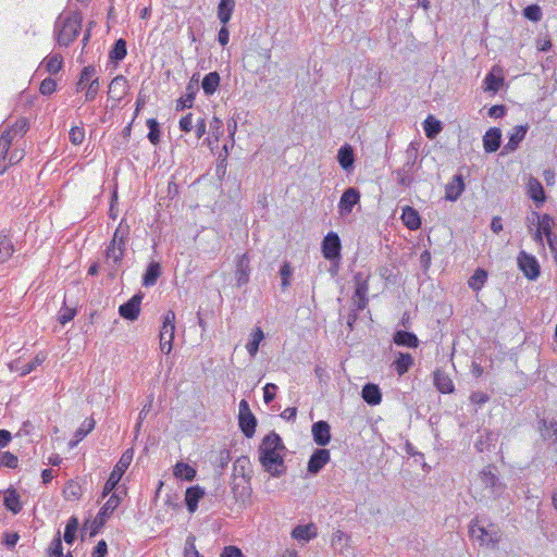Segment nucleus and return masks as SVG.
I'll return each instance as SVG.
<instances>
[{
  "label": "nucleus",
  "instance_id": "1",
  "mask_svg": "<svg viewBox=\"0 0 557 557\" xmlns=\"http://www.w3.org/2000/svg\"><path fill=\"white\" fill-rule=\"evenodd\" d=\"M82 22L83 14L81 11H73L64 18L59 16L54 24L58 44L69 47L77 38Z\"/></svg>",
  "mask_w": 557,
  "mask_h": 557
},
{
  "label": "nucleus",
  "instance_id": "2",
  "mask_svg": "<svg viewBox=\"0 0 557 557\" xmlns=\"http://www.w3.org/2000/svg\"><path fill=\"white\" fill-rule=\"evenodd\" d=\"M479 480L484 488L488 490L494 498L500 497L506 491V484L499 478L498 468L487 465L479 473Z\"/></svg>",
  "mask_w": 557,
  "mask_h": 557
},
{
  "label": "nucleus",
  "instance_id": "3",
  "mask_svg": "<svg viewBox=\"0 0 557 557\" xmlns=\"http://www.w3.org/2000/svg\"><path fill=\"white\" fill-rule=\"evenodd\" d=\"M133 454L134 453H133L132 448L127 449L126 451H124L122 454L120 460L114 466L112 472L109 475V479L107 480V482L103 486V491L101 493L102 498H106L110 493H112L116 488L123 474L128 469V467L133 460Z\"/></svg>",
  "mask_w": 557,
  "mask_h": 557
},
{
  "label": "nucleus",
  "instance_id": "4",
  "mask_svg": "<svg viewBox=\"0 0 557 557\" xmlns=\"http://www.w3.org/2000/svg\"><path fill=\"white\" fill-rule=\"evenodd\" d=\"M259 461L267 472L274 478H280L286 472L282 450L258 449Z\"/></svg>",
  "mask_w": 557,
  "mask_h": 557
},
{
  "label": "nucleus",
  "instance_id": "5",
  "mask_svg": "<svg viewBox=\"0 0 557 557\" xmlns=\"http://www.w3.org/2000/svg\"><path fill=\"white\" fill-rule=\"evenodd\" d=\"M121 498L117 494L113 493L110 498L106 502V504L100 508L98 515L92 520L90 525L89 536H96L101 528L106 524L107 520L120 505Z\"/></svg>",
  "mask_w": 557,
  "mask_h": 557
},
{
  "label": "nucleus",
  "instance_id": "6",
  "mask_svg": "<svg viewBox=\"0 0 557 557\" xmlns=\"http://www.w3.org/2000/svg\"><path fill=\"white\" fill-rule=\"evenodd\" d=\"M126 250L120 247L108 245L103 251V264L108 271V277L114 280L117 276Z\"/></svg>",
  "mask_w": 557,
  "mask_h": 557
},
{
  "label": "nucleus",
  "instance_id": "7",
  "mask_svg": "<svg viewBox=\"0 0 557 557\" xmlns=\"http://www.w3.org/2000/svg\"><path fill=\"white\" fill-rule=\"evenodd\" d=\"M238 408V426L247 438H251L256 432L257 418L251 412L246 399L239 401Z\"/></svg>",
  "mask_w": 557,
  "mask_h": 557
},
{
  "label": "nucleus",
  "instance_id": "8",
  "mask_svg": "<svg viewBox=\"0 0 557 557\" xmlns=\"http://www.w3.org/2000/svg\"><path fill=\"white\" fill-rule=\"evenodd\" d=\"M323 257L329 261H341L342 243L337 233L329 232L321 243Z\"/></svg>",
  "mask_w": 557,
  "mask_h": 557
},
{
  "label": "nucleus",
  "instance_id": "9",
  "mask_svg": "<svg viewBox=\"0 0 557 557\" xmlns=\"http://www.w3.org/2000/svg\"><path fill=\"white\" fill-rule=\"evenodd\" d=\"M517 261L519 269L527 278L534 281L540 276L541 267L534 256L522 250L519 252Z\"/></svg>",
  "mask_w": 557,
  "mask_h": 557
},
{
  "label": "nucleus",
  "instance_id": "10",
  "mask_svg": "<svg viewBox=\"0 0 557 557\" xmlns=\"http://www.w3.org/2000/svg\"><path fill=\"white\" fill-rule=\"evenodd\" d=\"M331 460L330 450L326 448H317L309 458L307 472L310 475H317L323 467Z\"/></svg>",
  "mask_w": 557,
  "mask_h": 557
},
{
  "label": "nucleus",
  "instance_id": "11",
  "mask_svg": "<svg viewBox=\"0 0 557 557\" xmlns=\"http://www.w3.org/2000/svg\"><path fill=\"white\" fill-rule=\"evenodd\" d=\"M144 298V295L139 292L135 294L131 299H128L126 302L122 304L119 307V313L120 315L129 321L137 320L139 313H140V304Z\"/></svg>",
  "mask_w": 557,
  "mask_h": 557
},
{
  "label": "nucleus",
  "instance_id": "12",
  "mask_svg": "<svg viewBox=\"0 0 557 557\" xmlns=\"http://www.w3.org/2000/svg\"><path fill=\"white\" fill-rule=\"evenodd\" d=\"M311 433L314 443L321 448L325 447L332 438L331 425L327 421L320 420L312 424Z\"/></svg>",
  "mask_w": 557,
  "mask_h": 557
},
{
  "label": "nucleus",
  "instance_id": "13",
  "mask_svg": "<svg viewBox=\"0 0 557 557\" xmlns=\"http://www.w3.org/2000/svg\"><path fill=\"white\" fill-rule=\"evenodd\" d=\"M360 200V191L355 187H348L343 193L339 202H338V211L342 215L349 214L354 207Z\"/></svg>",
  "mask_w": 557,
  "mask_h": 557
},
{
  "label": "nucleus",
  "instance_id": "14",
  "mask_svg": "<svg viewBox=\"0 0 557 557\" xmlns=\"http://www.w3.org/2000/svg\"><path fill=\"white\" fill-rule=\"evenodd\" d=\"M527 188L528 195L533 200L535 207L537 209L542 208L547 198L542 183L531 176L528 181Z\"/></svg>",
  "mask_w": 557,
  "mask_h": 557
},
{
  "label": "nucleus",
  "instance_id": "15",
  "mask_svg": "<svg viewBox=\"0 0 557 557\" xmlns=\"http://www.w3.org/2000/svg\"><path fill=\"white\" fill-rule=\"evenodd\" d=\"M539 424L541 437L544 441H549V445L557 451V419L550 421L542 419Z\"/></svg>",
  "mask_w": 557,
  "mask_h": 557
},
{
  "label": "nucleus",
  "instance_id": "16",
  "mask_svg": "<svg viewBox=\"0 0 557 557\" xmlns=\"http://www.w3.org/2000/svg\"><path fill=\"white\" fill-rule=\"evenodd\" d=\"M235 276L238 287L246 285L249 282L250 259L247 253H243L237 257Z\"/></svg>",
  "mask_w": 557,
  "mask_h": 557
},
{
  "label": "nucleus",
  "instance_id": "17",
  "mask_svg": "<svg viewBox=\"0 0 557 557\" xmlns=\"http://www.w3.org/2000/svg\"><path fill=\"white\" fill-rule=\"evenodd\" d=\"M199 75L195 73L189 83L186 86L187 90V99H178L176 103V110L182 111L184 109H189L194 106V100L196 97V94L198 92V83H199Z\"/></svg>",
  "mask_w": 557,
  "mask_h": 557
},
{
  "label": "nucleus",
  "instance_id": "18",
  "mask_svg": "<svg viewBox=\"0 0 557 557\" xmlns=\"http://www.w3.org/2000/svg\"><path fill=\"white\" fill-rule=\"evenodd\" d=\"M529 125H518L509 134L508 143L503 148V153H509L518 149L520 143L525 138Z\"/></svg>",
  "mask_w": 557,
  "mask_h": 557
},
{
  "label": "nucleus",
  "instance_id": "19",
  "mask_svg": "<svg viewBox=\"0 0 557 557\" xmlns=\"http://www.w3.org/2000/svg\"><path fill=\"white\" fill-rule=\"evenodd\" d=\"M129 225L126 223L124 219H122L117 227L115 228L109 245H113L120 247L123 250H126V245L129 239Z\"/></svg>",
  "mask_w": 557,
  "mask_h": 557
},
{
  "label": "nucleus",
  "instance_id": "20",
  "mask_svg": "<svg viewBox=\"0 0 557 557\" xmlns=\"http://www.w3.org/2000/svg\"><path fill=\"white\" fill-rule=\"evenodd\" d=\"M502 144V131L498 127H491L483 136V148L485 152H496Z\"/></svg>",
  "mask_w": 557,
  "mask_h": 557
},
{
  "label": "nucleus",
  "instance_id": "21",
  "mask_svg": "<svg viewBox=\"0 0 557 557\" xmlns=\"http://www.w3.org/2000/svg\"><path fill=\"white\" fill-rule=\"evenodd\" d=\"M433 383L437 391L443 394H451L455 391L450 376L440 368L433 372Z\"/></svg>",
  "mask_w": 557,
  "mask_h": 557
},
{
  "label": "nucleus",
  "instance_id": "22",
  "mask_svg": "<svg viewBox=\"0 0 557 557\" xmlns=\"http://www.w3.org/2000/svg\"><path fill=\"white\" fill-rule=\"evenodd\" d=\"M483 84L485 91L497 92L504 85L502 69L497 65L493 66L492 71L484 77Z\"/></svg>",
  "mask_w": 557,
  "mask_h": 557
},
{
  "label": "nucleus",
  "instance_id": "23",
  "mask_svg": "<svg viewBox=\"0 0 557 557\" xmlns=\"http://www.w3.org/2000/svg\"><path fill=\"white\" fill-rule=\"evenodd\" d=\"M127 79L123 75L115 76L108 90V96L114 101H121L127 91Z\"/></svg>",
  "mask_w": 557,
  "mask_h": 557
},
{
  "label": "nucleus",
  "instance_id": "24",
  "mask_svg": "<svg viewBox=\"0 0 557 557\" xmlns=\"http://www.w3.org/2000/svg\"><path fill=\"white\" fill-rule=\"evenodd\" d=\"M465 182L461 174L453 176L451 181L445 187V199L456 201L465 190Z\"/></svg>",
  "mask_w": 557,
  "mask_h": 557
},
{
  "label": "nucleus",
  "instance_id": "25",
  "mask_svg": "<svg viewBox=\"0 0 557 557\" xmlns=\"http://www.w3.org/2000/svg\"><path fill=\"white\" fill-rule=\"evenodd\" d=\"M336 159L343 170L351 171L356 160L354 148L349 144H345L338 149Z\"/></svg>",
  "mask_w": 557,
  "mask_h": 557
},
{
  "label": "nucleus",
  "instance_id": "26",
  "mask_svg": "<svg viewBox=\"0 0 557 557\" xmlns=\"http://www.w3.org/2000/svg\"><path fill=\"white\" fill-rule=\"evenodd\" d=\"M205 496V490L199 485L190 486L185 492V504L187 510L194 513L198 508L199 500Z\"/></svg>",
  "mask_w": 557,
  "mask_h": 557
},
{
  "label": "nucleus",
  "instance_id": "27",
  "mask_svg": "<svg viewBox=\"0 0 557 557\" xmlns=\"http://www.w3.org/2000/svg\"><path fill=\"white\" fill-rule=\"evenodd\" d=\"M232 493L236 503L246 506L251 496V487L249 481H243V483L234 482L232 484Z\"/></svg>",
  "mask_w": 557,
  "mask_h": 557
},
{
  "label": "nucleus",
  "instance_id": "28",
  "mask_svg": "<svg viewBox=\"0 0 557 557\" xmlns=\"http://www.w3.org/2000/svg\"><path fill=\"white\" fill-rule=\"evenodd\" d=\"M393 342L397 346L408 347V348H417L419 346V338L414 333L397 330L393 335Z\"/></svg>",
  "mask_w": 557,
  "mask_h": 557
},
{
  "label": "nucleus",
  "instance_id": "29",
  "mask_svg": "<svg viewBox=\"0 0 557 557\" xmlns=\"http://www.w3.org/2000/svg\"><path fill=\"white\" fill-rule=\"evenodd\" d=\"M401 221L411 231L419 230L422 224L419 212L410 206L403 208Z\"/></svg>",
  "mask_w": 557,
  "mask_h": 557
},
{
  "label": "nucleus",
  "instance_id": "30",
  "mask_svg": "<svg viewBox=\"0 0 557 557\" xmlns=\"http://www.w3.org/2000/svg\"><path fill=\"white\" fill-rule=\"evenodd\" d=\"M361 396L370 406H376L382 401V393L380 387L374 383H367L362 387Z\"/></svg>",
  "mask_w": 557,
  "mask_h": 557
},
{
  "label": "nucleus",
  "instance_id": "31",
  "mask_svg": "<svg viewBox=\"0 0 557 557\" xmlns=\"http://www.w3.org/2000/svg\"><path fill=\"white\" fill-rule=\"evenodd\" d=\"M406 161L404 165L399 169L401 172L406 173H414L417 171L416 164L418 160V145L416 143H410L405 151Z\"/></svg>",
  "mask_w": 557,
  "mask_h": 557
},
{
  "label": "nucleus",
  "instance_id": "32",
  "mask_svg": "<svg viewBox=\"0 0 557 557\" xmlns=\"http://www.w3.org/2000/svg\"><path fill=\"white\" fill-rule=\"evenodd\" d=\"M175 334V313L169 310L163 315L162 326L160 330V339H174Z\"/></svg>",
  "mask_w": 557,
  "mask_h": 557
},
{
  "label": "nucleus",
  "instance_id": "33",
  "mask_svg": "<svg viewBox=\"0 0 557 557\" xmlns=\"http://www.w3.org/2000/svg\"><path fill=\"white\" fill-rule=\"evenodd\" d=\"M250 459L247 456L238 457L233 465V475L240 476L243 481L250 480Z\"/></svg>",
  "mask_w": 557,
  "mask_h": 557
},
{
  "label": "nucleus",
  "instance_id": "34",
  "mask_svg": "<svg viewBox=\"0 0 557 557\" xmlns=\"http://www.w3.org/2000/svg\"><path fill=\"white\" fill-rule=\"evenodd\" d=\"M160 275H161L160 263L157 261H151L148 264V267L143 275V282H141L143 286L150 287V286L156 285Z\"/></svg>",
  "mask_w": 557,
  "mask_h": 557
},
{
  "label": "nucleus",
  "instance_id": "35",
  "mask_svg": "<svg viewBox=\"0 0 557 557\" xmlns=\"http://www.w3.org/2000/svg\"><path fill=\"white\" fill-rule=\"evenodd\" d=\"M413 366V358L409 352L399 351L393 367L399 376L406 374Z\"/></svg>",
  "mask_w": 557,
  "mask_h": 557
},
{
  "label": "nucleus",
  "instance_id": "36",
  "mask_svg": "<svg viewBox=\"0 0 557 557\" xmlns=\"http://www.w3.org/2000/svg\"><path fill=\"white\" fill-rule=\"evenodd\" d=\"M221 77L216 71L210 72L205 75L201 82V87L206 96L213 95L220 86Z\"/></svg>",
  "mask_w": 557,
  "mask_h": 557
},
{
  "label": "nucleus",
  "instance_id": "37",
  "mask_svg": "<svg viewBox=\"0 0 557 557\" xmlns=\"http://www.w3.org/2000/svg\"><path fill=\"white\" fill-rule=\"evenodd\" d=\"M370 274L357 272L354 275L355 293L354 297H368Z\"/></svg>",
  "mask_w": 557,
  "mask_h": 557
},
{
  "label": "nucleus",
  "instance_id": "38",
  "mask_svg": "<svg viewBox=\"0 0 557 557\" xmlns=\"http://www.w3.org/2000/svg\"><path fill=\"white\" fill-rule=\"evenodd\" d=\"M173 474L175 478L191 482L197 475V471L190 465L180 461L174 466Z\"/></svg>",
  "mask_w": 557,
  "mask_h": 557
},
{
  "label": "nucleus",
  "instance_id": "39",
  "mask_svg": "<svg viewBox=\"0 0 557 557\" xmlns=\"http://www.w3.org/2000/svg\"><path fill=\"white\" fill-rule=\"evenodd\" d=\"M127 54V42L125 39L120 38L115 40L111 50L109 51V59L112 63L117 64Z\"/></svg>",
  "mask_w": 557,
  "mask_h": 557
},
{
  "label": "nucleus",
  "instance_id": "40",
  "mask_svg": "<svg viewBox=\"0 0 557 557\" xmlns=\"http://www.w3.org/2000/svg\"><path fill=\"white\" fill-rule=\"evenodd\" d=\"M235 4V0H220L218 4V18L222 25H226L230 22Z\"/></svg>",
  "mask_w": 557,
  "mask_h": 557
},
{
  "label": "nucleus",
  "instance_id": "41",
  "mask_svg": "<svg viewBox=\"0 0 557 557\" xmlns=\"http://www.w3.org/2000/svg\"><path fill=\"white\" fill-rule=\"evenodd\" d=\"M497 441V435L488 430H485L483 434L479 436L476 440L474 446L478 451H490L491 447L495 446V442Z\"/></svg>",
  "mask_w": 557,
  "mask_h": 557
},
{
  "label": "nucleus",
  "instance_id": "42",
  "mask_svg": "<svg viewBox=\"0 0 557 557\" xmlns=\"http://www.w3.org/2000/svg\"><path fill=\"white\" fill-rule=\"evenodd\" d=\"M270 449L272 450H285V446L283 444V441L281 436L275 433L274 431L270 432L268 435H265L262 440V443L259 446V449Z\"/></svg>",
  "mask_w": 557,
  "mask_h": 557
},
{
  "label": "nucleus",
  "instance_id": "43",
  "mask_svg": "<svg viewBox=\"0 0 557 557\" xmlns=\"http://www.w3.org/2000/svg\"><path fill=\"white\" fill-rule=\"evenodd\" d=\"M251 338L246 344V349L251 358H255L260 343L264 339V333L261 327L256 326L251 333Z\"/></svg>",
  "mask_w": 557,
  "mask_h": 557
},
{
  "label": "nucleus",
  "instance_id": "44",
  "mask_svg": "<svg viewBox=\"0 0 557 557\" xmlns=\"http://www.w3.org/2000/svg\"><path fill=\"white\" fill-rule=\"evenodd\" d=\"M423 129L429 139H434L443 129L442 122L429 115L423 122Z\"/></svg>",
  "mask_w": 557,
  "mask_h": 557
},
{
  "label": "nucleus",
  "instance_id": "45",
  "mask_svg": "<svg viewBox=\"0 0 557 557\" xmlns=\"http://www.w3.org/2000/svg\"><path fill=\"white\" fill-rule=\"evenodd\" d=\"M487 271L483 268H478L468 281L469 287L473 292H479L487 281Z\"/></svg>",
  "mask_w": 557,
  "mask_h": 557
},
{
  "label": "nucleus",
  "instance_id": "46",
  "mask_svg": "<svg viewBox=\"0 0 557 557\" xmlns=\"http://www.w3.org/2000/svg\"><path fill=\"white\" fill-rule=\"evenodd\" d=\"M97 70L94 65L84 66L81 71L78 82L76 83V91L84 90L96 76Z\"/></svg>",
  "mask_w": 557,
  "mask_h": 557
},
{
  "label": "nucleus",
  "instance_id": "47",
  "mask_svg": "<svg viewBox=\"0 0 557 557\" xmlns=\"http://www.w3.org/2000/svg\"><path fill=\"white\" fill-rule=\"evenodd\" d=\"M14 252L12 239L4 234H0V263L5 262Z\"/></svg>",
  "mask_w": 557,
  "mask_h": 557
},
{
  "label": "nucleus",
  "instance_id": "48",
  "mask_svg": "<svg viewBox=\"0 0 557 557\" xmlns=\"http://www.w3.org/2000/svg\"><path fill=\"white\" fill-rule=\"evenodd\" d=\"M4 506L8 510L13 513H18L22 510L20 496L15 490H8L4 496Z\"/></svg>",
  "mask_w": 557,
  "mask_h": 557
},
{
  "label": "nucleus",
  "instance_id": "49",
  "mask_svg": "<svg viewBox=\"0 0 557 557\" xmlns=\"http://www.w3.org/2000/svg\"><path fill=\"white\" fill-rule=\"evenodd\" d=\"M484 535H486V528L480 524L478 517L473 518L469 524V536L482 545Z\"/></svg>",
  "mask_w": 557,
  "mask_h": 557
},
{
  "label": "nucleus",
  "instance_id": "50",
  "mask_svg": "<svg viewBox=\"0 0 557 557\" xmlns=\"http://www.w3.org/2000/svg\"><path fill=\"white\" fill-rule=\"evenodd\" d=\"M532 216L533 221L536 220L539 222V230L543 231L545 236L553 234L552 225L554 224V220L549 214L545 213L541 215L539 212L533 211Z\"/></svg>",
  "mask_w": 557,
  "mask_h": 557
},
{
  "label": "nucleus",
  "instance_id": "51",
  "mask_svg": "<svg viewBox=\"0 0 557 557\" xmlns=\"http://www.w3.org/2000/svg\"><path fill=\"white\" fill-rule=\"evenodd\" d=\"M79 522L78 519L75 516H72L64 530V541L66 544L72 545L76 540V532L78 530Z\"/></svg>",
  "mask_w": 557,
  "mask_h": 557
},
{
  "label": "nucleus",
  "instance_id": "52",
  "mask_svg": "<svg viewBox=\"0 0 557 557\" xmlns=\"http://www.w3.org/2000/svg\"><path fill=\"white\" fill-rule=\"evenodd\" d=\"M146 124L149 129L147 138L152 145L157 146L161 138L160 124L156 119H148Z\"/></svg>",
  "mask_w": 557,
  "mask_h": 557
},
{
  "label": "nucleus",
  "instance_id": "53",
  "mask_svg": "<svg viewBox=\"0 0 557 557\" xmlns=\"http://www.w3.org/2000/svg\"><path fill=\"white\" fill-rule=\"evenodd\" d=\"M311 529H314L313 524H299L295 527L292 531V536L296 540L309 541L315 536L314 532H311Z\"/></svg>",
  "mask_w": 557,
  "mask_h": 557
},
{
  "label": "nucleus",
  "instance_id": "54",
  "mask_svg": "<svg viewBox=\"0 0 557 557\" xmlns=\"http://www.w3.org/2000/svg\"><path fill=\"white\" fill-rule=\"evenodd\" d=\"M63 495H64L65 499H69V500L78 499L82 496V487L77 482L70 480L65 484V487L63 490Z\"/></svg>",
  "mask_w": 557,
  "mask_h": 557
},
{
  "label": "nucleus",
  "instance_id": "55",
  "mask_svg": "<svg viewBox=\"0 0 557 557\" xmlns=\"http://www.w3.org/2000/svg\"><path fill=\"white\" fill-rule=\"evenodd\" d=\"M293 268L289 261H284L280 269L281 286L285 290L290 285V278L293 276Z\"/></svg>",
  "mask_w": 557,
  "mask_h": 557
},
{
  "label": "nucleus",
  "instance_id": "56",
  "mask_svg": "<svg viewBox=\"0 0 557 557\" xmlns=\"http://www.w3.org/2000/svg\"><path fill=\"white\" fill-rule=\"evenodd\" d=\"M62 64H63L62 55L55 53V54L49 55L46 59L45 66H46L47 72H49L50 74H57L61 70Z\"/></svg>",
  "mask_w": 557,
  "mask_h": 557
},
{
  "label": "nucleus",
  "instance_id": "57",
  "mask_svg": "<svg viewBox=\"0 0 557 557\" xmlns=\"http://www.w3.org/2000/svg\"><path fill=\"white\" fill-rule=\"evenodd\" d=\"M95 424L96 422L92 418H86L75 432L76 441H82L88 433H90L94 430Z\"/></svg>",
  "mask_w": 557,
  "mask_h": 557
},
{
  "label": "nucleus",
  "instance_id": "58",
  "mask_svg": "<svg viewBox=\"0 0 557 557\" xmlns=\"http://www.w3.org/2000/svg\"><path fill=\"white\" fill-rule=\"evenodd\" d=\"M48 553H49L50 557H64L60 531L57 533L54 539L51 541L50 546L48 548Z\"/></svg>",
  "mask_w": 557,
  "mask_h": 557
},
{
  "label": "nucleus",
  "instance_id": "59",
  "mask_svg": "<svg viewBox=\"0 0 557 557\" xmlns=\"http://www.w3.org/2000/svg\"><path fill=\"white\" fill-rule=\"evenodd\" d=\"M46 360V355L42 352H39L35 356V358L30 361L25 363L21 369V375H27L30 372H33L38 366H40Z\"/></svg>",
  "mask_w": 557,
  "mask_h": 557
},
{
  "label": "nucleus",
  "instance_id": "60",
  "mask_svg": "<svg viewBox=\"0 0 557 557\" xmlns=\"http://www.w3.org/2000/svg\"><path fill=\"white\" fill-rule=\"evenodd\" d=\"M231 460V451L228 449H221L215 460V468L219 474H222L223 470L227 467Z\"/></svg>",
  "mask_w": 557,
  "mask_h": 557
},
{
  "label": "nucleus",
  "instance_id": "61",
  "mask_svg": "<svg viewBox=\"0 0 557 557\" xmlns=\"http://www.w3.org/2000/svg\"><path fill=\"white\" fill-rule=\"evenodd\" d=\"M523 15L532 22H539L542 18V10L537 4H530L523 9Z\"/></svg>",
  "mask_w": 557,
  "mask_h": 557
},
{
  "label": "nucleus",
  "instance_id": "62",
  "mask_svg": "<svg viewBox=\"0 0 557 557\" xmlns=\"http://www.w3.org/2000/svg\"><path fill=\"white\" fill-rule=\"evenodd\" d=\"M17 465H18V459L14 454H12L10 451H4L0 456V466L7 467L10 469H15V468H17Z\"/></svg>",
  "mask_w": 557,
  "mask_h": 557
},
{
  "label": "nucleus",
  "instance_id": "63",
  "mask_svg": "<svg viewBox=\"0 0 557 557\" xmlns=\"http://www.w3.org/2000/svg\"><path fill=\"white\" fill-rule=\"evenodd\" d=\"M99 89H100L99 77L95 76L87 86V91L85 94V100L86 101L95 100Z\"/></svg>",
  "mask_w": 557,
  "mask_h": 557
},
{
  "label": "nucleus",
  "instance_id": "64",
  "mask_svg": "<svg viewBox=\"0 0 557 557\" xmlns=\"http://www.w3.org/2000/svg\"><path fill=\"white\" fill-rule=\"evenodd\" d=\"M69 139L73 145H81L85 139V131L83 127L74 126L69 133Z\"/></svg>",
  "mask_w": 557,
  "mask_h": 557
}]
</instances>
